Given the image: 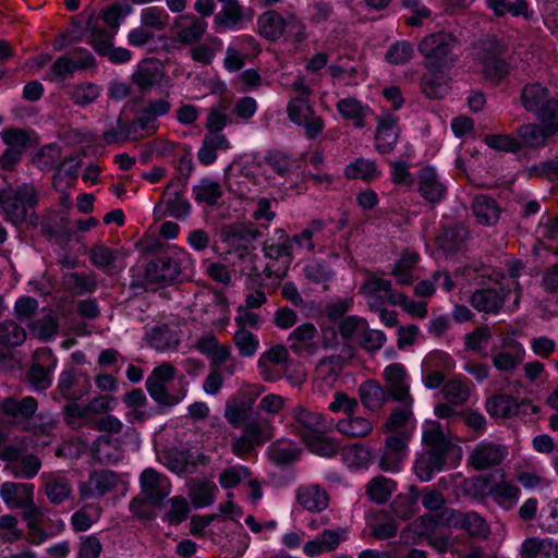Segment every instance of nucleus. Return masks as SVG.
<instances>
[{
	"mask_svg": "<svg viewBox=\"0 0 558 558\" xmlns=\"http://www.w3.org/2000/svg\"><path fill=\"white\" fill-rule=\"evenodd\" d=\"M341 458L350 469H365L371 461V450L364 445L354 444L341 450Z\"/></svg>",
	"mask_w": 558,
	"mask_h": 558,
	"instance_id": "09e8293b",
	"label": "nucleus"
},
{
	"mask_svg": "<svg viewBox=\"0 0 558 558\" xmlns=\"http://www.w3.org/2000/svg\"><path fill=\"white\" fill-rule=\"evenodd\" d=\"M34 485L31 483L4 482L0 497L9 509L22 511V519H28L40 507L34 500Z\"/></svg>",
	"mask_w": 558,
	"mask_h": 558,
	"instance_id": "6e6552de",
	"label": "nucleus"
},
{
	"mask_svg": "<svg viewBox=\"0 0 558 558\" xmlns=\"http://www.w3.org/2000/svg\"><path fill=\"white\" fill-rule=\"evenodd\" d=\"M39 190L34 183H21L0 193V215L13 226H21L34 216Z\"/></svg>",
	"mask_w": 558,
	"mask_h": 558,
	"instance_id": "7ed1b4c3",
	"label": "nucleus"
},
{
	"mask_svg": "<svg viewBox=\"0 0 558 558\" xmlns=\"http://www.w3.org/2000/svg\"><path fill=\"white\" fill-rule=\"evenodd\" d=\"M303 442L311 452L320 457L331 458L338 451V445L331 438L327 437L326 433L314 435L303 440Z\"/></svg>",
	"mask_w": 558,
	"mask_h": 558,
	"instance_id": "680f3d73",
	"label": "nucleus"
},
{
	"mask_svg": "<svg viewBox=\"0 0 558 558\" xmlns=\"http://www.w3.org/2000/svg\"><path fill=\"white\" fill-rule=\"evenodd\" d=\"M492 337L493 333L488 326L477 327L464 336V347L466 350L486 355L485 349Z\"/></svg>",
	"mask_w": 558,
	"mask_h": 558,
	"instance_id": "e2e57ef3",
	"label": "nucleus"
},
{
	"mask_svg": "<svg viewBox=\"0 0 558 558\" xmlns=\"http://www.w3.org/2000/svg\"><path fill=\"white\" fill-rule=\"evenodd\" d=\"M267 452L274 463L287 465L299 459L301 450L294 441L281 439L271 444Z\"/></svg>",
	"mask_w": 558,
	"mask_h": 558,
	"instance_id": "ea45409f",
	"label": "nucleus"
},
{
	"mask_svg": "<svg viewBox=\"0 0 558 558\" xmlns=\"http://www.w3.org/2000/svg\"><path fill=\"white\" fill-rule=\"evenodd\" d=\"M26 339L25 330L14 322H4L0 325V359L5 355L4 347L22 344Z\"/></svg>",
	"mask_w": 558,
	"mask_h": 558,
	"instance_id": "864d4df0",
	"label": "nucleus"
},
{
	"mask_svg": "<svg viewBox=\"0 0 558 558\" xmlns=\"http://www.w3.org/2000/svg\"><path fill=\"white\" fill-rule=\"evenodd\" d=\"M265 165L280 177H289L296 173L300 168V161L291 158L287 154L274 150L269 151L264 158Z\"/></svg>",
	"mask_w": 558,
	"mask_h": 558,
	"instance_id": "a19ab883",
	"label": "nucleus"
},
{
	"mask_svg": "<svg viewBox=\"0 0 558 558\" xmlns=\"http://www.w3.org/2000/svg\"><path fill=\"white\" fill-rule=\"evenodd\" d=\"M233 343L242 357H252L259 349L258 337L247 329H236L233 335Z\"/></svg>",
	"mask_w": 558,
	"mask_h": 558,
	"instance_id": "13d9d810",
	"label": "nucleus"
},
{
	"mask_svg": "<svg viewBox=\"0 0 558 558\" xmlns=\"http://www.w3.org/2000/svg\"><path fill=\"white\" fill-rule=\"evenodd\" d=\"M146 389L149 396L162 407H173L181 402L183 397L171 396L166 388V383L157 380L150 376L146 379Z\"/></svg>",
	"mask_w": 558,
	"mask_h": 558,
	"instance_id": "4d7b16f0",
	"label": "nucleus"
},
{
	"mask_svg": "<svg viewBox=\"0 0 558 558\" xmlns=\"http://www.w3.org/2000/svg\"><path fill=\"white\" fill-rule=\"evenodd\" d=\"M96 64L94 56L85 48H75L70 54L61 56L51 65L56 77H64L76 71H84Z\"/></svg>",
	"mask_w": 558,
	"mask_h": 558,
	"instance_id": "a211bd4d",
	"label": "nucleus"
},
{
	"mask_svg": "<svg viewBox=\"0 0 558 558\" xmlns=\"http://www.w3.org/2000/svg\"><path fill=\"white\" fill-rule=\"evenodd\" d=\"M243 16V8L239 1H235L222 5L215 16V23L223 28L235 29Z\"/></svg>",
	"mask_w": 558,
	"mask_h": 558,
	"instance_id": "bf43d9fd",
	"label": "nucleus"
},
{
	"mask_svg": "<svg viewBox=\"0 0 558 558\" xmlns=\"http://www.w3.org/2000/svg\"><path fill=\"white\" fill-rule=\"evenodd\" d=\"M420 256L415 252L405 251L393 266L392 275L398 283L410 284L413 281L412 269L417 264Z\"/></svg>",
	"mask_w": 558,
	"mask_h": 558,
	"instance_id": "5fc2aeb1",
	"label": "nucleus"
},
{
	"mask_svg": "<svg viewBox=\"0 0 558 558\" xmlns=\"http://www.w3.org/2000/svg\"><path fill=\"white\" fill-rule=\"evenodd\" d=\"M277 231L281 234L280 235L281 242H279V243L266 242L264 244L263 251L267 258L282 260L283 264H286L288 266L292 262L291 241H290V238L288 235H286V233L282 229H278Z\"/></svg>",
	"mask_w": 558,
	"mask_h": 558,
	"instance_id": "603ef678",
	"label": "nucleus"
},
{
	"mask_svg": "<svg viewBox=\"0 0 558 558\" xmlns=\"http://www.w3.org/2000/svg\"><path fill=\"white\" fill-rule=\"evenodd\" d=\"M193 196L197 203H205L209 206L216 205L222 196L220 184L210 179H203L193 187Z\"/></svg>",
	"mask_w": 558,
	"mask_h": 558,
	"instance_id": "6e6d98bb",
	"label": "nucleus"
},
{
	"mask_svg": "<svg viewBox=\"0 0 558 558\" xmlns=\"http://www.w3.org/2000/svg\"><path fill=\"white\" fill-rule=\"evenodd\" d=\"M120 483L118 473L110 470L93 471L88 478L78 484V492L83 499L100 498L112 492Z\"/></svg>",
	"mask_w": 558,
	"mask_h": 558,
	"instance_id": "4468645a",
	"label": "nucleus"
},
{
	"mask_svg": "<svg viewBox=\"0 0 558 558\" xmlns=\"http://www.w3.org/2000/svg\"><path fill=\"white\" fill-rule=\"evenodd\" d=\"M225 417L234 427L243 423L242 434L234 437L231 444V450L238 457L251 453L272 438V421L267 416L256 414L246 417V411L233 404L226 408Z\"/></svg>",
	"mask_w": 558,
	"mask_h": 558,
	"instance_id": "f257e3e1",
	"label": "nucleus"
},
{
	"mask_svg": "<svg viewBox=\"0 0 558 558\" xmlns=\"http://www.w3.org/2000/svg\"><path fill=\"white\" fill-rule=\"evenodd\" d=\"M444 71L445 70H427L422 76V90L428 98L439 99L447 94L448 84Z\"/></svg>",
	"mask_w": 558,
	"mask_h": 558,
	"instance_id": "37998d69",
	"label": "nucleus"
},
{
	"mask_svg": "<svg viewBox=\"0 0 558 558\" xmlns=\"http://www.w3.org/2000/svg\"><path fill=\"white\" fill-rule=\"evenodd\" d=\"M90 389V377L86 373L70 367L60 373L54 392L65 400L78 401L87 396Z\"/></svg>",
	"mask_w": 558,
	"mask_h": 558,
	"instance_id": "ddd939ff",
	"label": "nucleus"
},
{
	"mask_svg": "<svg viewBox=\"0 0 558 558\" xmlns=\"http://www.w3.org/2000/svg\"><path fill=\"white\" fill-rule=\"evenodd\" d=\"M0 460L5 462L4 471L19 480H33L41 469V460L38 456L26 452L17 446L1 447Z\"/></svg>",
	"mask_w": 558,
	"mask_h": 558,
	"instance_id": "423d86ee",
	"label": "nucleus"
},
{
	"mask_svg": "<svg viewBox=\"0 0 558 558\" xmlns=\"http://www.w3.org/2000/svg\"><path fill=\"white\" fill-rule=\"evenodd\" d=\"M141 492L147 502L156 507L171 493L168 477L155 469L147 468L140 475Z\"/></svg>",
	"mask_w": 558,
	"mask_h": 558,
	"instance_id": "2eb2a0df",
	"label": "nucleus"
},
{
	"mask_svg": "<svg viewBox=\"0 0 558 558\" xmlns=\"http://www.w3.org/2000/svg\"><path fill=\"white\" fill-rule=\"evenodd\" d=\"M456 38L452 34L437 32L424 36L417 49L424 58L426 70H447L453 66L456 57L452 52Z\"/></svg>",
	"mask_w": 558,
	"mask_h": 558,
	"instance_id": "20e7f679",
	"label": "nucleus"
},
{
	"mask_svg": "<svg viewBox=\"0 0 558 558\" xmlns=\"http://www.w3.org/2000/svg\"><path fill=\"white\" fill-rule=\"evenodd\" d=\"M385 391L390 400L412 405L413 398L410 395L409 377L404 365L391 363L383 372Z\"/></svg>",
	"mask_w": 558,
	"mask_h": 558,
	"instance_id": "f8f14e48",
	"label": "nucleus"
},
{
	"mask_svg": "<svg viewBox=\"0 0 558 558\" xmlns=\"http://www.w3.org/2000/svg\"><path fill=\"white\" fill-rule=\"evenodd\" d=\"M396 489V483L384 476L372 478L366 485L367 497L376 502H386Z\"/></svg>",
	"mask_w": 558,
	"mask_h": 558,
	"instance_id": "8fccbe9b",
	"label": "nucleus"
},
{
	"mask_svg": "<svg viewBox=\"0 0 558 558\" xmlns=\"http://www.w3.org/2000/svg\"><path fill=\"white\" fill-rule=\"evenodd\" d=\"M539 124L529 123L518 129L521 148H541L547 140L558 133V121H539Z\"/></svg>",
	"mask_w": 558,
	"mask_h": 558,
	"instance_id": "6ab92c4d",
	"label": "nucleus"
},
{
	"mask_svg": "<svg viewBox=\"0 0 558 558\" xmlns=\"http://www.w3.org/2000/svg\"><path fill=\"white\" fill-rule=\"evenodd\" d=\"M444 398L451 404L459 405L470 397L469 380L465 377H454L445 383L441 389Z\"/></svg>",
	"mask_w": 558,
	"mask_h": 558,
	"instance_id": "a18cd8bd",
	"label": "nucleus"
},
{
	"mask_svg": "<svg viewBox=\"0 0 558 558\" xmlns=\"http://www.w3.org/2000/svg\"><path fill=\"white\" fill-rule=\"evenodd\" d=\"M493 366L505 374H512L523 363L525 349L512 335H502L499 344L490 350Z\"/></svg>",
	"mask_w": 558,
	"mask_h": 558,
	"instance_id": "0eeeda50",
	"label": "nucleus"
},
{
	"mask_svg": "<svg viewBox=\"0 0 558 558\" xmlns=\"http://www.w3.org/2000/svg\"><path fill=\"white\" fill-rule=\"evenodd\" d=\"M418 192L429 203L440 202L446 194V186L438 180L434 168L425 167L418 177Z\"/></svg>",
	"mask_w": 558,
	"mask_h": 558,
	"instance_id": "c85d7f7f",
	"label": "nucleus"
},
{
	"mask_svg": "<svg viewBox=\"0 0 558 558\" xmlns=\"http://www.w3.org/2000/svg\"><path fill=\"white\" fill-rule=\"evenodd\" d=\"M399 138L398 119L391 113H385L377 118L375 147L380 154L393 150Z\"/></svg>",
	"mask_w": 558,
	"mask_h": 558,
	"instance_id": "4be33fe9",
	"label": "nucleus"
},
{
	"mask_svg": "<svg viewBox=\"0 0 558 558\" xmlns=\"http://www.w3.org/2000/svg\"><path fill=\"white\" fill-rule=\"evenodd\" d=\"M383 172L375 160L356 158L344 168V177L349 180L373 182L381 177Z\"/></svg>",
	"mask_w": 558,
	"mask_h": 558,
	"instance_id": "7c9ffc66",
	"label": "nucleus"
},
{
	"mask_svg": "<svg viewBox=\"0 0 558 558\" xmlns=\"http://www.w3.org/2000/svg\"><path fill=\"white\" fill-rule=\"evenodd\" d=\"M316 336L317 329L314 324H301L288 337L291 351L299 356L311 355L314 352Z\"/></svg>",
	"mask_w": 558,
	"mask_h": 558,
	"instance_id": "bb28decb",
	"label": "nucleus"
},
{
	"mask_svg": "<svg viewBox=\"0 0 558 558\" xmlns=\"http://www.w3.org/2000/svg\"><path fill=\"white\" fill-rule=\"evenodd\" d=\"M102 88L92 82H80L69 90L70 100L77 107L85 108L93 105L101 95Z\"/></svg>",
	"mask_w": 558,
	"mask_h": 558,
	"instance_id": "58836bf2",
	"label": "nucleus"
},
{
	"mask_svg": "<svg viewBox=\"0 0 558 558\" xmlns=\"http://www.w3.org/2000/svg\"><path fill=\"white\" fill-rule=\"evenodd\" d=\"M207 26V22L203 19L182 15L175 21V40L184 45L197 43L206 33Z\"/></svg>",
	"mask_w": 558,
	"mask_h": 558,
	"instance_id": "b1692460",
	"label": "nucleus"
},
{
	"mask_svg": "<svg viewBox=\"0 0 558 558\" xmlns=\"http://www.w3.org/2000/svg\"><path fill=\"white\" fill-rule=\"evenodd\" d=\"M507 454L506 446L484 439L475 445L469 460L475 470L484 471L500 464Z\"/></svg>",
	"mask_w": 558,
	"mask_h": 558,
	"instance_id": "f3484780",
	"label": "nucleus"
},
{
	"mask_svg": "<svg viewBox=\"0 0 558 558\" xmlns=\"http://www.w3.org/2000/svg\"><path fill=\"white\" fill-rule=\"evenodd\" d=\"M472 210L476 220L484 226H494L500 217V207L497 202L487 195H476L472 203Z\"/></svg>",
	"mask_w": 558,
	"mask_h": 558,
	"instance_id": "2f4dec72",
	"label": "nucleus"
},
{
	"mask_svg": "<svg viewBox=\"0 0 558 558\" xmlns=\"http://www.w3.org/2000/svg\"><path fill=\"white\" fill-rule=\"evenodd\" d=\"M40 481L51 504L60 505L71 496L72 487L65 476L53 472H44L40 475Z\"/></svg>",
	"mask_w": 558,
	"mask_h": 558,
	"instance_id": "393cba45",
	"label": "nucleus"
},
{
	"mask_svg": "<svg viewBox=\"0 0 558 558\" xmlns=\"http://www.w3.org/2000/svg\"><path fill=\"white\" fill-rule=\"evenodd\" d=\"M520 404L511 396L495 395L486 402L487 412L497 417H511L518 414Z\"/></svg>",
	"mask_w": 558,
	"mask_h": 558,
	"instance_id": "c03bdc74",
	"label": "nucleus"
},
{
	"mask_svg": "<svg viewBox=\"0 0 558 558\" xmlns=\"http://www.w3.org/2000/svg\"><path fill=\"white\" fill-rule=\"evenodd\" d=\"M361 402L368 411H377L390 400L383 386L376 380L368 379L359 387Z\"/></svg>",
	"mask_w": 558,
	"mask_h": 558,
	"instance_id": "72a5a7b5",
	"label": "nucleus"
},
{
	"mask_svg": "<svg viewBox=\"0 0 558 558\" xmlns=\"http://www.w3.org/2000/svg\"><path fill=\"white\" fill-rule=\"evenodd\" d=\"M402 5L411 11V15H404V23L408 26H422L424 21L430 19L432 11L421 0H401Z\"/></svg>",
	"mask_w": 558,
	"mask_h": 558,
	"instance_id": "0e129e2a",
	"label": "nucleus"
},
{
	"mask_svg": "<svg viewBox=\"0 0 558 558\" xmlns=\"http://www.w3.org/2000/svg\"><path fill=\"white\" fill-rule=\"evenodd\" d=\"M290 415L291 426L302 440L319 433H327L331 428L330 422L324 414L312 411L303 404L292 408Z\"/></svg>",
	"mask_w": 558,
	"mask_h": 558,
	"instance_id": "1a4fd4ad",
	"label": "nucleus"
},
{
	"mask_svg": "<svg viewBox=\"0 0 558 558\" xmlns=\"http://www.w3.org/2000/svg\"><path fill=\"white\" fill-rule=\"evenodd\" d=\"M169 508L163 515V520L170 524L183 522L190 513V505L183 496H174L168 501Z\"/></svg>",
	"mask_w": 558,
	"mask_h": 558,
	"instance_id": "338daca9",
	"label": "nucleus"
},
{
	"mask_svg": "<svg viewBox=\"0 0 558 558\" xmlns=\"http://www.w3.org/2000/svg\"><path fill=\"white\" fill-rule=\"evenodd\" d=\"M361 292L366 296L371 308L390 303L392 296L398 294L392 291L390 280L377 276H369L361 287Z\"/></svg>",
	"mask_w": 558,
	"mask_h": 558,
	"instance_id": "5701e85b",
	"label": "nucleus"
},
{
	"mask_svg": "<svg viewBox=\"0 0 558 558\" xmlns=\"http://www.w3.org/2000/svg\"><path fill=\"white\" fill-rule=\"evenodd\" d=\"M460 525L473 537L487 538L490 534L486 520L474 511L464 513L460 519Z\"/></svg>",
	"mask_w": 558,
	"mask_h": 558,
	"instance_id": "052dcab7",
	"label": "nucleus"
},
{
	"mask_svg": "<svg viewBox=\"0 0 558 558\" xmlns=\"http://www.w3.org/2000/svg\"><path fill=\"white\" fill-rule=\"evenodd\" d=\"M522 106L538 121H558V99L539 83L526 84L521 93Z\"/></svg>",
	"mask_w": 558,
	"mask_h": 558,
	"instance_id": "39448f33",
	"label": "nucleus"
},
{
	"mask_svg": "<svg viewBox=\"0 0 558 558\" xmlns=\"http://www.w3.org/2000/svg\"><path fill=\"white\" fill-rule=\"evenodd\" d=\"M336 108L339 114L345 120H351L356 129H363L365 126V119L371 112L367 105L362 104L353 97L340 99Z\"/></svg>",
	"mask_w": 558,
	"mask_h": 558,
	"instance_id": "473e14b6",
	"label": "nucleus"
},
{
	"mask_svg": "<svg viewBox=\"0 0 558 558\" xmlns=\"http://www.w3.org/2000/svg\"><path fill=\"white\" fill-rule=\"evenodd\" d=\"M522 558H558V544L553 538H529L521 546Z\"/></svg>",
	"mask_w": 558,
	"mask_h": 558,
	"instance_id": "f704fd0d",
	"label": "nucleus"
},
{
	"mask_svg": "<svg viewBox=\"0 0 558 558\" xmlns=\"http://www.w3.org/2000/svg\"><path fill=\"white\" fill-rule=\"evenodd\" d=\"M296 501L310 512H322L328 507L329 497L318 484H310L298 488Z\"/></svg>",
	"mask_w": 558,
	"mask_h": 558,
	"instance_id": "cd10ccee",
	"label": "nucleus"
},
{
	"mask_svg": "<svg viewBox=\"0 0 558 558\" xmlns=\"http://www.w3.org/2000/svg\"><path fill=\"white\" fill-rule=\"evenodd\" d=\"M413 54L414 49L411 43L398 40L389 46L385 59L390 64L400 65L409 62Z\"/></svg>",
	"mask_w": 558,
	"mask_h": 558,
	"instance_id": "69168bd1",
	"label": "nucleus"
},
{
	"mask_svg": "<svg viewBox=\"0 0 558 558\" xmlns=\"http://www.w3.org/2000/svg\"><path fill=\"white\" fill-rule=\"evenodd\" d=\"M490 496L504 509L509 510L520 498V488L510 482H500L490 488Z\"/></svg>",
	"mask_w": 558,
	"mask_h": 558,
	"instance_id": "49530a36",
	"label": "nucleus"
},
{
	"mask_svg": "<svg viewBox=\"0 0 558 558\" xmlns=\"http://www.w3.org/2000/svg\"><path fill=\"white\" fill-rule=\"evenodd\" d=\"M179 263L167 255L153 259L146 267L147 278L155 283L171 282L179 276Z\"/></svg>",
	"mask_w": 558,
	"mask_h": 558,
	"instance_id": "a878e982",
	"label": "nucleus"
},
{
	"mask_svg": "<svg viewBox=\"0 0 558 558\" xmlns=\"http://www.w3.org/2000/svg\"><path fill=\"white\" fill-rule=\"evenodd\" d=\"M183 184L180 179L172 180L165 189L161 202L168 215L175 219L186 218L191 213L190 202L183 197Z\"/></svg>",
	"mask_w": 558,
	"mask_h": 558,
	"instance_id": "412c9836",
	"label": "nucleus"
},
{
	"mask_svg": "<svg viewBox=\"0 0 558 558\" xmlns=\"http://www.w3.org/2000/svg\"><path fill=\"white\" fill-rule=\"evenodd\" d=\"M407 457V437L402 435L389 436L385 440L379 466L387 472H398Z\"/></svg>",
	"mask_w": 558,
	"mask_h": 558,
	"instance_id": "aec40b11",
	"label": "nucleus"
},
{
	"mask_svg": "<svg viewBox=\"0 0 558 558\" xmlns=\"http://www.w3.org/2000/svg\"><path fill=\"white\" fill-rule=\"evenodd\" d=\"M251 476V471L244 465H233L225 469L219 475V484L226 489L238 486L241 482Z\"/></svg>",
	"mask_w": 558,
	"mask_h": 558,
	"instance_id": "774afa93",
	"label": "nucleus"
},
{
	"mask_svg": "<svg viewBox=\"0 0 558 558\" xmlns=\"http://www.w3.org/2000/svg\"><path fill=\"white\" fill-rule=\"evenodd\" d=\"M509 294L510 288L496 283L489 288L475 290L471 294L469 302L477 312L496 314L501 310Z\"/></svg>",
	"mask_w": 558,
	"mask_h": 558,
	"instance_id": "dca6fc26",
	"label": "nucleus"
},
{
	"mask_svg": "<svg viewBox=\"0 0 558 558\" xmlns=\"http://www.w3.org/2000/svg\"><path fill=\"white\" fill-rule=\"evenodd\" d=\"M289 119L296 125L304 128L307 138H316L324 130V120L317 116L307 98L296 97L287 106Z\"/></svg>",
	"mask_w": 558,
	"mask_h": 558,
	"instance_id": "9d476101",
	"label": "nucleus"
},
{
	"mask_svg": "<svg viewBox=\"0 0 558 558\" xmlns=\"http://www.w3.org/2000/svg\"><path fill=\"white\" fill-rule=\"evenodd\" d=\"M422 441L424 449L414 462V472L420 481L428 482L442 470L447 454L454 446L441 424L436 421L424 426Z\"/></svg>",
	"mask_w": 558,
	"mask_h": 558,
	"instance_id": "f03ea898",
	"label": "nucleus"
},
{
	"mask_svg": "<svg viewBox=\"0 0 558 558\" xmlns=\"http://www.w3.org/2000/svg\"><path fill=\"white\" fill-rule=\"evenodd\" d=\"M288 22L275 10H268L257 17V28L260 36L270 41H276L286 32Z\"/></svg>",
	"mask_w": 558,
	"mask_h": 558,
	"instance_id": "c756f323",
	"label": "nucleus"
},
{
	"mask_svg": "<svg viewBox=\"0 0 558 558\" xmlns=\"http://www.w3.org/2000/svg\"><path fill=\"white\" fill-rule=\"evenodd\" d=\"M337 430L349 438H364L373 432V422L366 417L354 416L353 414L339 420Z\"/></svg>",
	"mask_w": 558,
	"mask_h": 558,
	"instance_id": "4c0bfd02",
	"label": "nucleus"
},
{
	"mask_svg": "<svg viewBox=\"0 0 558 558\" xmlns=\"http://www.w3.org/2000/svg\"><path fill=\"white\" fill-rule=\"evenodd\" d=\"M305 278L315 284H323L327 289V283L332 279L333 271L326 262L320 259H312L303 267Z\"/></svg>",
	"mask_w": 558,
	"mask_h": 558,
	"instance_id": "3c124183",
	"label": "nucleus"
},
{
	"mask_svg": "<svg viewBox=\"0 0 558 558\" xmlns=\"http://www.w3.org/2000/svg\"><path fill=\"white\" fill-rule=\"evenodd\" d=\"M133 83L140 90L153 88L162 78V73L154 60H144L132 73Z\"/></svg>",
	"mask_w": 558,
	"mask_h": 558,
	"instance_id": "c9c22d12",
	"label": "nucleus"
},
{
	"mask_svg": "<svg viewBox=\"0 0 558 558\" xmlns=\"http://www.w3.org/2000/svg\"><path fill=\"white\" fill-rule=\"evenodd\" d=\"M38 403L34 397L27 396L22 400L7 398L1 403L2 411L16 421H26L37 411Z\"/></svg>",
	"mask_w": 558,
	"mask_h": 558,
	"instance_id": "e433bc0d",
	"label": "nucleus"
},
{
	"mask_svg": "<svg viewBox=\"0 0 558 558\" xmlns=\"http://www.w3.org/2000/svg\"><path fill=\"white\" fill-rule=\"evenodd\" d=\"M102 137L107 144H114L126 141H138L144 137V134L135 130L132 122L126 123L119 119L116 126L104 132Z\"/></svg>",
	"mask_w": 558,
	"mask_h": 558,
	"instance_id": "de8ad7c7",
	"label": "nucleus"
},
{
	"mask_svg": "<svg viewBox=\"0 0 558 558\" xmlns=\"http://www.w3.org/2000/svg\"><path fill=\"white\" fill-rule=\"evenodd\" d=\"M257 236V231L242 225L225 226L220 232V240L227 246V254H234L238 258H243L253 250V242Z\"/></svg>",
	"mask_w": 558,
	"mask_h": 558,
	"instance_id": "9b49d317",
	"label": "nucleus"
},
{
	"mask_svg": "<svg viewBox=\"0 0 558 558\" xmlns=\"http://www.w3.org/2000/svg\"><path fill=\"white\" fill-rule=\"evenodd\" d=\"M324 228L325 223L323 220H312L299 234H294L290 238L291 246L294 244L300 250H304L308 253L314 252Z\"/></svg>",
	"mask_w": 558,
	"mask_h": 558,
	"instance_id": "79ce46f5",
	"label": "nucleus"
}]
</instances>
